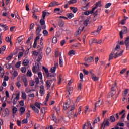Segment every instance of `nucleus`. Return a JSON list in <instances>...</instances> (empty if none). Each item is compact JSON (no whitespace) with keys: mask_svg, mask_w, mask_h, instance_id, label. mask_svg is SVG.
<instances>
[{"mask_svg":"<svg viewBox=\"0 0 129 129\" xmlns=\"http://www.w3.org/2000/svg\"><path fill=\"white\" fill-rule=\"evenodd\" d=\"M112 53L114 54L113 57L115 59L117 58V57H120V56H122L123 51H121V49H120V46L117 45L115 49L112 50Z\"/></svg>","mask_w":129,"mask_h":129,"instance_id":"obj_1","label":"nucleus"},{"mask_svg":"<svg viewBox=\"0 0 129 129\" xmlns=\"http://www.w3.org/2000/svg\"><path fill=\"white\" fill-rule=\"evenodd\" d=\"M20 93L19 92H17L14 95L15 96V97L14 98L12 101V103L14 104V105L17 104V102H18V100L20 99Z\"/></svg>","mask_w":129,"mask_h":129,"instance_id":"obj_2","label":"nucleus"},{"mask_svg":"<svg viewBox=\"0 0 129 129\" xmlns=\"http://www.w3.org/2000/svg\"><path fill=\"white\" fill-rule=\"evenodd\" d=\"M57 79L56 78L53 79L52 80H48L46 81V87L48 88H50V87H51V85H52V83L53 82V81H54V82H56Z\"/></svg>","mask_w":129,"mask_h":129,"instance_id":"obj_3","label":"nucleus"},{"mask_svg":"<svg viewBox=\"0 0 129 129\" xmlns=\"http://www.w3.org/2000/svg\"><path fill=\"white\" fill-rule=\"evenodd\" d=\"M40 69H41V67H40L39 63H35V66L32 68V71L33 73H37L38 71H39Z\"/></svg>","mask_w":129,"mask_h":129,"instance_id":"obj_4","label":"nucleus"},{"mask_svg":"<svg viewBox=\"0 0 129 129\" xmlns=\"http://www.w3.org/2000/svg\"><path fill=\"white\" fill-rule=\"evenodd\" d=\"M105 126H109V121L108 119L106 120L103 122V123L101 124V128L104 129V127H105Z\"/></svg>","mask_w":129,"mask_h":129,"instance_id":"obj_5","label":"nucleus"},{"mask_svg":"<svg viewBox=\"0 0 129 129\" xmlns=\"http://www.w3.org/2000/svg\"><path fill=\"white\" fill-rule=\"evenodd\" d=\"M84 29V26L81 24H79V29L76 32V35H80L81 34V31H83Z\"/></svg>","mask_w":129,"mask_h":129,"instance_id":"obj_6","label":"nucleus"},{"mask_svg":"<svg viewBox=\"0 0 129 129\" xmlns=\"http://www.w3.org/2000/svg\"><path fill=\"white\" fill-rule=\"evenodd\" d=\"M123 33L124 34L127 33V28L126 27L124 28V30H122L120 32V39H122L123 38Z\"/></svg>","mask_w":129,"mask_h":129,"instance_id":"obj_7","label":"nucleus"},{"mask_svg":"<svg viewBox=\"0 0 129 129\" xmlns=\"http://www.w3.org/2000/svg\"><path fill=\"white\" fill-rule=\"evenodd\" d=\"M39 93H40L41 96H43V95L45 94V88H44V86H40Z\"/></svg>","mask_w":129,"mask_h":129,"instance_id":"obj_8","label":"nucleus"},{"mask_svg":"<svg viewBox=\"0 0 129 129\" xmlns=\"http://www.w3.org/2000/svg\"><path fill=\"white\" fill-rule=\"evenodd\" d=\"M30 107L32 108L33 110L34 111V112H35V113H39V109H38V108H36V106H35V105L33 104H30Z\"/></svg>","mask_w":129,"mask_h":129,"instance_id":"obj_9","label":"nucleus"},{"mask_svg":"<svg viewBox=\"0 0 129 129\" xmlns=\"http://www.w3.org/2000/svg\"><path fill=\"white\" fill-rule=\"evenodd\" d=\"M25 111H26V108L24 107H21L19 109V113L20 115H23L24 113H25Z\"/></svg>","mask_w":129,"mask_h":129,"instance_id":"obj_10","label":"nucleus"},{"mask_svg":"<svg viewBox=\"0 0 129 129\" xmlns=\"http://www.w3.org/2000/svg\"><path fill=\"white\" fill-rule=\"evenodd\" d=\"M45 19H41L40 21V25L42 26V29H46V25H45Z\"/></svg>","mask_w":129,"mask_h":129,"instance_id":"obj_11","label":"nucleus"},{"mask_svg":"<svg viewBox=\"0 0 129 129\" xmlns=\"http://www.w3.org/2000/svg\"><path fill=\"white\" fill-rule=\"evenodd\" d=\"M59 5H60V4H59L58 2L56 1H53L50 3V4L49 5V7H55V6H59Z\"/></svg>","mask_w":129,"mask_h":129,"instance_id":"obj_12","label":"nucleus"},{"mask_svg":"<svg viewBox=\"0 0 129 129\" xmlns=\"http://www.w3.org/2000/svg\"><path fill=\"white\" fill-rule=\"evenodd\" d=\"M98 7H101V2L100 1H99L98 3L96 4L95 6L92 8L93 11H95V10L97 9Z\"/></svg>","mask_w":129,"mask_h":129,"instance_id":"obj_13","label":"nucleus"},{"mask_svg":"<svg viewBox=\"0 0 129 129\" xmlns=\"http://www.w3.org/2000/svg\"><path fill=\"white\" fill-rule=\"evenodd\" d=\"M85 61H86V62H88V63H90V62H92V61H93V57L92 56H90L85 58Z\"/></svg>","mask_w":129,"mask_h":129,"instance_id":"obj_14","label":"nucleus"},{"mask_svg":"<svg viewBox=\"0 0 129 129\" xmlns=\"http://www.w3.org/2000/svg\"><path fill=\"white\" fill-rule=\"evenodd\" d=\"M92 79L93 80V81H97L99 80V78L98 77H97L95 75L92 74L91 75Z\"/></svg>","mask_w":129,"mask_h":129,"instance_id":"obj_15","label":"nucleus"},{"mask_svg":"<svg viewBox=\"0 0 129 129\" xmlns=\"http://www.w3.org/2000/svg\"><path fill=\"white\" fill-rule=\"evenodd\" d=\"M70 103L67 102L64 105H63V109L64 110H67V109H68V108H69L70 107Z\"/></svg>","mask_w":129,"mask_h":129,"instance_id":"obj_16","label":"nucleus"},{"mask_svg":"<svg viewBox=\"0 0 129 129\" xmlns=\"http://www.w3.org/2000/svg\"><path fill=\"white\" fill-rule=\"evenodd\" d=\"M94 11H93V9H92L91 11H87L84 13V14L85 15V16H88L90 14H93Z\"/></svg>","mask_w":129,"mask_h":129,"instance_id":"obj_17","label":"nucleus"},{"mask_svg":"<svg viewBox=\"0 0 129 129\" xmlns=\"http://www.w3.org/2000/svg\"><path fill=\"white\" fill-rule=\"evenodd\" d=\"M46 16H50V13L48 12H42L43 19H45V18H46Z\"/></svg>","mask_w":129,"mask_h":129,"instance_id":"obj_18","label":"nucleus"},{"mask_svg":"<svg viewBox=\"0 0 129 129\" xmlns=\"http://www.w3.org/2000/svg\"><path fill=\"white\" fill-rule=\"evenodd\" d=\"M96 43H97V40L95 39H92L91 40L89 41V44L91 46V45L93 44H96Z\"/></svg>","mask_w":129,"mask_h":129,"instance_id":"obj_19","label":"nucleus"},{"mask_svg":"<svg viewBox=\"0 0 129 129\" xmlns=\"http://www.w3.org/2000/svg\"><path fill=\"white\" fill-rule=\"evenodd\" d=\"M101 104H102V102H101V101H100V100H99V101H98L96 103L95 108H96V107H98L100 106L101 105Z\"/></svg>","mask_w":129,"mask_h":129,"instance_id":"obj_20","label":"nucleus"},{"mask_svg":"<svg viewBox=\"0 0 129 129\" xmlns=\"http://www.w3.org/2000/svg\"><path fill=\"white\" fill-rule=\"evenodd\" d=\"M41 104H42L38 102H35L34 105H34V106H36V107H37L38 109H41Z\"/></svg>","mask_w":129,"mask_h":129,"instance_id":"obj_21","label":"nucleus"},{"mask_svg":"<svg viewBox=\"0 0 129 129\" xmlns=\"http://www.w3.org/2000/svg\"><path fill=\"white\" fill-rule=\"evenodd\" d=\"M38 77L40 79V80L43 81V74L41 72H38L37 73Z\"/></svg>","mask_w":129,"mask_h":129,"instance_id":"obj_22","label":"nucleus"},{"mask_svg":"<svg viewBox=\"0 0 129 129\" xmlns=\"http://www.w3.org/2000/svg\"><path fill=\"white\" fill-rule=\"evenodd\" d=\"M23 64L24 66H28L29 64V60L27 59H25L23 60Z\"/></svg>","mask_w":129,"mask_h":129,"instance_id":"obj_23","label":"nucleus"},{"mask_svg":"<svg viewBox=\"0 0 129 129\" xmlns=\"http://www.w3.org/2000/svg\"><path fill=\"white\" fill-rule=\"evenodd\" d=\"M85 125L86 126V127L87 128V129L89 128V127H90V128H91V127H92V126H91V123H90V122H88V123H85Z\"/></svg>","mask_w":129,"mask_h":129,"instance_id":"obj_24","label":"nucleus"},{"mask_svg":"<svg viewBox=\"0 0 129 129\" xmlns=\"http://www.w3.org/2000/svg\"><path fill=\"white\" fill-rule=\"evenodd\" d=\"M63 58H62V56H60L59 58V65L60 67H63Z\"/></svg>","mask_w":129,"mask_h":129,"instance_id":"obj_25","label":"nucleus"},{"mask_svg":"<svg viewBox=\"0 0 129 129\" xmlns=\"http://www.w3.org/2000/svg\"><path fill=\"white\" fill-rule=\"evenodd\" d=\"M47 75L48 78H52V77H54V73H48V74H46Z\"/></svg>","mask_w":129,"mask_h":129,"instance_id":"obj_26","label":"nucleus"},{"mask_svg":"<svg viewBox=\"0 0 129 129\" xmlns=\"http://www.w3.org/2000/svg\"><path fill=\"white\" fill-rule=\"evenodd\" d=\"M125 44L127 46V49L128 48L129 46V37H127L125 41Z\"/></svg>","mask_w":129,"mask_h":129,"instance_id":"obj_27","label":"nucleus"},{"mask_svg":"<svg viewBox=\"0 0 129 129\" xmlns=\"http://www.w3.org/2000/svg\"><path fill=\"white\" fill-rule=\"evenodd\" d=\"M68 55L69 56H72V55H75V51L73 50L69 51Z\"/></svg>","mask_w":129,"mask_h":129,"instance_id":"obj_28","label":"nucleus"},{"mask_svg":"<svg viewBox=\"0 0 129 129\" xmlns=\"http://www.w3.org/2000/svg\"><path fill=\"white\" fill-rule=\"evenodd\" d=\"M60 11H61V9L59 8H56L54 9V13H56V14H57V15H60V13L58 12H60Z\"/></svg>","mask_w":129,"mask_h":129,"instance_id":"obj_29","label":"nucleus"},{"mask_svg":"<svg viewBox=\"0 0 129 129\" xmlns=\"http://www.w3.org/2000/svg\"><path fill=\"white\" fill-rule=\"evenodd\" d=\"M110 121L111 122H115V117L114 116H111L110 117Z\"/></svg>","mask_w":129,"mask_h":129,"instance_id":"obj_30","label":"nucleus"},{"mask_svg":"<svg viewBox=\"0 0 129 129\" xmlns=\"http://www.w3.org/2000/svg\"><path fill=\"white\" fill-rule=\"evenodd\" d=\"M31 54H32L33 56H38V55H39V53L36 51H34L31 52Z\"/></svg>","mask_w":129,"mask_h":129,"instance_id":"obj_31","label":"nucleus"},{"mask_svg":"<svg viewBox=\"0 0 129 129\" xmlns=\"http://www.w3.org/2000/svg\"><path fill=\"white\" fill-rule=\"evenodd\" d=\"M67 16L69 19H72V18H73V17H74V15L72 13H69L67 14Z\"/></svg>","mask_w":129,"mask_h":129,"instance_id":"obj_32","label":"nucleus"},{"mask_svg":"<svg viewBox=\"0 0 129 129\" xmlns=\"http://www.w3.org/2000/svg\"><path fill=\"white\" fill-rule=\"evenodd\" d=\"M99 121H100V118H99V117H98L94 121L93 124H95V123H97V122H99Z\"/></svg>","mask_w":129,"mask_h":129,"instance_id":"obj_33","label":"nucleus"},{"mask_svg":"<svg viewBox=\"0 0 129 129\" xmlns=\"http://www.w3.org/2000/svg\"><path fill=\"white\" fill-rule=\"evenodd\" d=\"M56 68L55 66H54L50 69V72L52 73H55V72L56 71Z\"/></svg>","mask_w":129,"mask_h":129,"instance_id":"obj_34","label":"nucleus"},{"mask_svg":"<svg viewBox=\"0 0 129 129\" xmlns=\"http://www.w3.org/2000/svg\"><path fill=\"white\" fill-rule=\"evenodd\" d=\"M77 0H70L68 1L69 5H72L73 4H75V3H77Z\"/></svg>","mask_w":129,"mask_h":129,"instance_id":"obj_35","label":"nucleus"},{"mask_svg":"<svg viewBox=\"0 0 129 129\" xmlns=\"http://www.w3.org/2000/svg\"><path fill=\"white\" fill-rule=\"evenodd\" d=\"M22 98L23 99H27V95L24 92H22Z\"/></svg>","mask_w":129,"mask_h":129,"instance_id":"obj_36","label":"nucleus"},{"mask_svg":"<svg viewBox=\"0 0 129 129\" xmlns=\"http://www.w3.org/2000/svg\"><path fill=\"white\" fill-rule=\"evenodd\" d=\"M113 55L114 56V53H112H112L109 55V61H110V60H112L113 59Z\"/></svg>","mask_w":129,"mask_h":129,"instance_id":"obj_37","label":"nucleus"},{"mask_svg":"<svg viewBox=\"0 0 129 129\" xmlns=\"http://www.w3.org/2000/svg\"><path fill=\"white\" fill-rule=\"evenodd\" d=\"M17 111H18V108L16 107H14L12 108V112L15 114V113H17Z\"/></svg>","mask_w":129,"mask_h":129,"instance_id":"obj_38","label":"nucleus"},{"mask_svg":"<svg viewBox=\"0 0 129 129\" xmlns=\"http://www.w3.org/2000/svg\"><path fill=\"white\" fill-rule=\"evenodd\" d=\"M38 59H37L38 61H41V59H42V58H43V55L42 54L40 53L38 54L37 55Z\"/></svg>","mask_w":129,"mask_h":129,"instance_id":"obj_39","label":"nucleus"},{"mask_svg":"<svg viewBox=\"0 0 129 129\" xmlns=\"http://www.w3.org/2000/svg\"><path fill=\"white\" fill-rule=\"evenodd\" d=\"M71 10L72 11L73 13L75 14L76 12H77V8H75L74 7H71Z\"/></svg>","mask_w":129,"mask_h":129,"instance_id":"obj_40","label":"nucleus"},{"mask_svg":"<svg viewBox=\"0 0 129 129\" xmlns=\"http://www.w3.org/2000/svg\"><path fill=\"white\" fill-rule=\"evenodd\" d=\"M20 70H21V72H22V73H25L27 71V69L24 67H22L21 68Z\"/></svg>","mask_w":129,"mask_h":129,"instance_id":"obj_41","label":"nucleus"},{"mask_svg":"<svg viewBox=\"0 0 129 129\" xmlns=\"http://www.w3.org/2000/svg\"><path fill=\"white\" fill-rule=\"evenodd\" d=\"M72 91H73V88L72 87H71L69 88L68 92L69 95L72 93Z\"/></svg>","mask_w":129,"mask_h":129,"instance_id":"obj_42","label":"nucleus"},{"mask_svg":"<svg viewBox=\"0 0 129 129\" xmlns=\"http://www.w3.org/2000/svg\"><path fill=\"white\" fill-rule=\"evenodd\" d=\"M5 40L8 43H10L11 45H12V42H11V38L7 37L6 38Z\"/></svg>","mask_w":129,"mask_h":129,"instance_id":"obj_43","label":"nucleus"},{"mask_svg":"<svg viewBox=\"0 0 129 129\" xmlns=\"http://www.w3.org/2000/svg\"><path fill=\"white\" fill-rule=\"evenodd\" d=\"M27 76L29 77H31L32 75V72L31 70H28L27 74Z\"/></svg>","mask_w":129,"mask_h":129,"instance_id":"obj_44","label":"nucleus"},{"mask_svg":"<svg viewBox=\"0 0 129 129\" xmlns=\"http://www.w3.org/2000/svg\"><path fill=\"white\" fill-rule=\"evenodd\" d=\"M63 77V75H59V76H58V79H59V82H58V84H60V83H61V81L62 80V78Z\"/></svg>","mask_w":129,"mask_h":129,"instance_id":"obj_45","label":"nucleus"},{"mask_svg":"<svg viewBox=\"0 0 129 129\" xmlns=\"http://www.w3.org/2000/svg\"><path fill=\"white\" fill-rule=\"evenodd\" d=\"M55 57H62L61 55V52H58V51L55 52Z\"/></svg>","mask_w":129,"mask_h":129,"instance_id":"obj_46","label":"nucleus"},{"mask_svg":"<svg viewBox=\"0 0 129 129\" xmlns=\"http://www.w3.org/2000/svg\"><path fill=\"white\" fill-rule=\"evenodd\" d=\"M127 93H128V89H125L124 90V91L123 93V95H124V96H126V95L127 94Z\"/></svg>","mask_w":129,"mask_h":129,"instance_id":"obj_47","label":"nucleus"},{"mask_svg":"<svg viewBox=\"0 0 129 129\" xmlns=\"http://www.w3.org/2000/svg\"><path fill=\"white\" fill-rule=\"evenodd\" d=\"M46 53L47 55H49L50 53H51V48H47L46 50Z\"/></svg>","mask_w":129,"mask_h":129,"instance_id":"obj_48","label":"nucleus"},{"mask_svg":"<svg viewBox=\"0 0 129 129\" xmlns=\"http://www.w3.org/2000/svg\"><path fill=\"white\" fill-rule=\"evenodd\" d=\"M57 37H53L52 39V43H53V44H56V43H57Z\"/></svg>","mask_w":129,"mask_h":129,"instance_id":"obj_49","label":"nucleus"},{"mask_svg":"<svg viewBox=\"0 0 129 129\" xmlns=\"http://www.w3.org/2000/svg\"><path fill=\"white\" fill-rule=\"evenodd\" d=\"M36 34L37 35H39L40 34V33H41V29H40V27H38L36 29Z\"/></svg>","mask_w":129,"mask_h":129,"instance_id":"obj_50","label":"nucleus"},{"mask_svg":"<svg viewBox=\"0 0 129 129\" xmlns=\"http://www.w3.org/2000/svg\"><path fill=\"white\" fill-rule=\"evenodd\" d=\"M42 68L46 74L49 73V70H48V69L46 68L45 67H43Z\"/></svg>","mask_w":129,"mask_h":129,"instance_id":"obj_51","label":"nucleus"},{"mask_svg":"<svg viewBox=\"0 0 129 129\" xmlns=\"http://www.w3.org/2000/svg\"><path fill=\"white\" fill-rule=\"evenodd\" d=\"M49 97H50V94H48L47 95L45 101H44L45 104H46L47 103V101H48V100H49Z\"/></svg>","mask_w":129,"mask_h":129,"instance_id":"obj_52","label":"nucleus"},{"mask_svg":"<svg viewBox=\"0 0 129 129\" xmlns=\"http://www.w3.org/2000/svg\"><path fill=\"white\" fill-rule=\"evenodd\" d=\"M23 55H24V53L20 52L18 54V59L22 58L23 57Z\"/></svg>","mask_w":129,"mask_h":129,"instance_id":"obj_53","label":"nucleus"},{"mask_svg":"<svg viewBox=\"0 0 129 129\" xmlns=\"http://www.w3.org/2000/svg\"><path fill=\"white\" fill-rule=\"evenodd\" d=\"M19 105L20 106H24L25 105V104L24 103V100H21L19 102Z\"/></svg>","mask_w":129,"mask_h":129,"instance_id":"obj_54","label":"nucleus"},{"mask_svg":"<svg viewBox=\"0 0 129 129\" xmlns=\"http://www.w3.org/2000/svg\"><path fill=\"white\" fill-rule=\"evenodd\" d=\"M83 71L84 74H85V75H88V74H89V72H88V71L85 69H84Z\"/></svg>","mask_w":129,"mask_h":129,"instance_id":"obj_55","label":"nucleus"},{"mask_svg":"<svg viewBox=\"0 0 129 129\" xmlns=\"http://www.w3.org/2000/svg\"><path fill=\"white\" fill-rule=\"evenodd\" d=\"M15 66L16 68H20V67L21 66V61L17 62Z\"/></svg>","mask_w":129,"mask_h":129,"instance_id":"obj_56","label":"nucleus"},{"mask_svg":"<svg viewBox=\"0 0 129 129\" xmlns=\"http://www.w3.org/2000/svg\"><path fill=\"white\" fill-rule=\"evenodd\" d=\"M110 6H111V3H107V4H106L105 5V8L106 9H108V8H109V7H110Z\"/></svg>","mask_w":129,"mask_h":129,"instance_id":"obj_57","label":"nucleus"},{"mask_svg":"<svg viewBox=\"0 0 129 129\" xmlns=\"http://www.w3.org/2000/svg\"><path fill=\"white\" fill-rule=\"evenodd\" d=\"M6 68H7V69H10V68H12V64L11 63L6 64Z\"/></svg>","mask_w":129,"mask_h":129,"instance_id":"obj_58","label":"nucleus"},{"mask_svg":"<svg viewBox=\"0 0 129 129\" xmlns=\"http://www.w3.org/2000/svg\"><path fill=\"white\" fill-rule=\"evenodd\" d=\"M34 23H32L31 24H30V27H29L30 31H31V30H33V29H34Z\"/></svg>","mask_w":129,"mask_h":129,"instance_id":"obj_59","label":"nucleus"},{"mask_svg":"<svg viewBox=\"0 0 129 129\" xmlns=\"http://www.w3.org/2000/svg\"><path fill=\"white\" fill-rule=\"evenodd\" d=\"M101 29H102V26H99L97 31L99 32V33H100V31H101Z\"/></svg>","mask_w":129,"mask_h":129,"instance_id":"obj_60","label":"nucleus"},{"mask_svg":"<svg viewBox=\"0 0 129 129\" xmlns=\"http://www.w3.org/2000/svg\"><path fill=\"white\" fill-rule=\"evenodd\" d=\"M22 40H23V38H22V37H19L17 38V41L18 43L21 42Z\"/></svg>","mask_w":129,"mask_h":129,"instance_id":"obj_61","label":"nucleus"},{"mask_svg":"<svg viewBox=\"0 0 129 129\" xmlns=\"http://www.w3.org/2000/svg\"><path fill=\"white\" fill-rule=\"evenodd\" d=\"M22 123L25 124L26 123H28V119H24L22 120Z\"/></svg>","mask_w":129,"mask_h":129,"instance_id":"obj_62","label":"nucleus"},{"mask_svg":"<svg viewBox=\"0 0 129 129\" xmlns=\"http://www.w3.org/2000/svg\"><path fill=\"white\" fill-rule=\"evenodd\" d=\"M58 26H59V27H63V26H64V22L61 21L59 22Z\"/></svg>","mask_w":129,"mask_h":129,"instance_id":"obj_63","label":"nucleus"},{"mask_svg":"<svg viewBox=\"0 0 129 129\" xmlns=\"http://www.w3.org/2000/svg\"><path fill=\"white\" fill-rule=\"evenodd\" d=\"M43 34L44 35V36H47L48 35V31H47V30H44L43 31Z\"/></svg>","mask_w":129,"mask_h":129,"instance_id":"obj_64","label":"nucleus"}]
</instances>
